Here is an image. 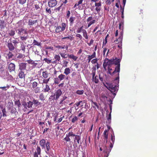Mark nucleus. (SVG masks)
<instances>
[{"instance_id": "nucleus-1", "label": "nucleus", "mask_w": 157, "mask_h": 157, "mask_svg": "<svg viewBox=\"0 0 157 157\" xmlns=\"http://www.w3.org/2000/svg\"><path fill=\"white\" fill-rule=\"evenodd\" d=\"M119 82V77L118 74V76L115 78L112 83L106 82V84L107 86L104 85L113 94L114 96V97L116 95V93L118 90Z\"/></svg>"}, {"instance_id": "nucleus-2", "label": "nucleus", "mask_w": 157, "mask_h": 157, "mask_svg": "<svg viewBox=\"0 0 157 157\" xmlns=\"http://www.w3.org/2000/svg\"><path fill=\"white\" fill-rule=\"evenodd\" d=\"M16 32L20 36L22 40H25L28 38V33L26 29L20 28L16 29Z\"/></svg>"}, {"instance_id": "nucleus-3", "label": "nucleus", "mask_w": 157, "mask_h": 157, "mask_svg": "<svg viewBox=\"0 0 157 157\" xmlns=\"http://www.w3.org/2000/svg\"><path fill=\"white\" fill-rule=\"evenodd\" d=\"M118 59L116 58L115 59H109L107 58H105L104 60V62L103 64V67L105 69L107 66H108V67H111V65L113 64H115L117 62V60Z\"/></svg>"}, {"instance_id": "nucleus-4", "label": "nucleus", "mask_w": 157, "mask_h": 157, "mask_svg": "<svg viewBox=\"0 0 157 157\" xmlns=\"http://www.w3.org/2000/svg\"><path fill=\"white\" fill-rule=\"evenodd\" d=\"M119 28L120 29L122 30V32H121V34L120 36L118 38V39H117L115 40L114 42L117 44L119 42L122 40L123 38V30L124 28V21H122L119 24Z\"/></svg>"}, {"instance_id": "nucleus-5", "label": "nucleus", "mask_w": 157, "mask_h": 157, "mask_svg": "<svg viewBox=\"0 0 157 157\" xmlns=\"http://www.w3.org/2000/svg\"><path fill=\"white\" fill-rule=\"evenodd\" d=\"M121 59H118L117 60V62L115 63V64L117 66L116 67L115 70L113 71V73L114 74H115L116 72H118V74H119V72L120 71V62H121Z\"/></svg>"}, {"instance_id": "nucleus-6", "label": "nucleus", "mask_w": 157, "mask_h": 157, "mask_svg": "<svg viewBox=\"0 0 157 157\" xmlns=\"http://www.w3.org/2000/svg\"><path fill=\"white\" fill-rule=\"evenodd\" d=\"M66 24L63 23L62 24V27L59 26L57 27L56 29V32L57 33H59L60 32H62L64 31L66 27Z\"/></svg>"}, {"instance_id": "nucleus-7", "label": "nucleus", "mask_w": 157, "mask_h": 157, "mask_svg": "<svg viewBox=\"0 0 157 157\" xmlns=\"http://www.w3.org/2000/svg\"><path fill=\"white\" fill-rule=\"evenodd\" d=\"M111 151V149H109L106 146H104L103 147V152L102 154V156L108 157Z\"/></svg>"}, {"instance_id": "nucleus-8", "label": "nucleus", "mask_w": 157, "mask_h": 157, "mask_svg": "<svg viewBox=\"0 0 157 157\" xmlns=\"http://www.w3.org/2000/svg\"><path fill=\"white\" fill-rule=\"evenodd\" d=\"M7 43V46L10 51H12L15 49V46L12 43L11 39L8 41Z\"/></svg>"}, {"instance_id": "nucleus-9", "label": "nucleus", "mask_w": 157, "mask_h": 157, "mask_svg": "<svg viewBox=\"0 0 157 157\" xmlns=\"http://www.w3.org/2000/svg\"><path fill=\"white\" fill-rule=\"evenodd\" d=\"M57 4V2L56 0H49L48 2V5L51 7L55 6Z\"/></svg>"}, {"instance_id": "nucleus-10", "label": "nucleus", "mask_w": 157, "mask_h": 157, "mask_svg": "<svg viewBox=\"0 0 157 157\" xmlns=\"http://www.w3.org/2000/svg\"><path fill=\"white\" fill-rule=\"evenodd\" d=\"M8 68L9 71L10 72L14 71L15 68V66L14 63H10L9 64Z\"/></svg>"}, {"instance_id": "nucleus-11", "label": "nucleus", "mask_w": 157, "mask_h": 157, "mask_svg": "<svg viewBox=\"0 0 157 157\" xmlns=\"http://www.w3.org/2000/svg\"><path fill=\"white\" fill-rule=\"evenodd\" d=\"M27 63H21L19 64V70L23 71L26 69Z\"/></svg>"}, {"instance_id": "nucleus-12", "label": "nucleus", "mask_w": 157, "mask_h": 157, "mask_svg": "<svg viewBox=\"0 0 157 157\" xmlns=\"http://www.w3.org/2000/svg\"><path fill=\"white\" fill-rule=\"evenodd\" d=\"M18 75L19 78L23 79L24 81L25 80V74L24 73V72L23 71L20 70V71H19Z\"/></svg>"}, {"instance_id": "nucleus-13", "label": "nucleus", "mask_w": 157, "mask_h": 157, "mask_svg": "<svg viewBox=\"0 0 157 157\" xmlns=\"http://www.w3.org/2000/svg\"><path fill=\"white\" fill-rule=\"evenodd\" d=\"M56 96V98L58 99L62 94V91L61 89H58L56 91L55 93Z\"/></svg>"}, {"instance_id": "nucleus-14", "label": "nucleus", "mask_w": 157, "mask_h": 157, "mask_svg": "<svg viewBox=\"0 0 157 157\" xmlns=\"http://www.w3.org/2000/svg\"><path fill=\"white\" fill-rule=\"evenodd\" d=\"M6 23L3 20H0V28L1 29H4L6 27Z\"/></svg>"}, {"instance_id": "nucleus-15", "label": "nucleus", "mask_w": 157, "mask_h": 157, "mask_svg": "<svg viewBox=\"0 0 157 157\" xmlns=\"http://www.w3.org/2000/svg\"><path fill=\"white\" fill-rule=\"evenodd\" d=\"M50 143L49 142L47 141L46 143L45 147H46V151H45V152L47 154H48L52 156V155L50 153H49V151L50 148Z\"/></svg>"}, {"instance_id": "nucleus-16", "label": "nucleus", "mask_w": 157, "mask_h": 157, "mask_svg": "<svg viewBox=\"0 0 157 157\" xmlns=\"http://www.w3.org/2000/svg\"><path fill=\"white\" fill-rule=\"evenodd\" d=\"M13 102L11 101H9L7 104V109L9 110H10L11 109H12L13 107Z\"/></svg>"}, {"instance_id": "nucleus-17", "label": "nucleus", "mask_w": 157, "mask_h": 157, "mask_svg": "<svg viewBox=\"0 0 157 157\" xmlns=\"http://www.w3.org/2000/svg\"><path fill=\"white\" fill-rule=\"evenodd\" d=\"M40 145L42 147V148H45L46 144V141L44 139H43L40 142Z\"/></svg>"}, {"instance_id": "nucleus-18", "label": "nucleus", "mask_w": 157, "mask_h": 157, "mask_svg": "<svg viewBox=\"0 0 157 157\" xmlns=\"http://www.w3.org/2000/svg\"><path fill=\"white\" fill-rule=\"evenodd\" d=\"M44 92H51V89L49 87V85L48 84H46L45 87L44 89Z\"/></svg>"}, {"instance_id": "nucleus-19", "label": "nucleus", "mask_w": 157, "mask_h": 157, "mask_svg": "<svg viewBox=\"0 0 157 157\" xmlns=\"http://www.w3.org/2000/svg\"><path fill=\"white\" fill-rule=\"evenodd\" d=\"M96 57V53L95 52H94L93 54L91 56L89 55L88 57V63H89L91 60V59L94 58Z\"/></svg>"}, {"instance_id": "nucleus-20", "label": "nucleus", "mask_w": 157, "mask_h": 157, "mask_svg": "<svg viewBox=\"0 0 157 157\" xmlns=\"http://www.w3.org/2000/svg\"><path fill=\"white\" fill-rule=\"evenodd\" d=\"M108 130H105L104 132L103 135L104 137V139L106 140V143L107 142V139L108 133Z\"/></svg>"}, {"instance_id": "nucleus-21", "label": "nucleus", "mask_w": 157, "mask_h": 157, "mask_svg": "<svg viewBox=\"0 0 157 157\" xmlns=\"http://www.w3.org/2000/svg\"><path fill=\"white\" fill-rule=\"evenodd\" d=\"M10 86L7 85L6 86H0V89H2V92L4 91H6L7 90L10 88Z\"/></svg>"}, {"instance_id": "nucleus-22", "label": "nucleus", "mask_w": 157, "mask_h": 157, "mask_svg": "<svg viewBox=\"0 0 157 157\" xmlns=\"http://www.w3.org/2000/svg\"><path fill=\"white\" fill-rule=\"evenodd\" d=\"M37 21V20L32 21L31 19H30L29 20L28 24L29 25H33L35 23H36Z\"/></svg>"}, {"instance_id": "nucleus-23", "label": "nucleus", "mask_w": 157, "mask_h": 157, "mask_svg": "<svg viewBox=\"0 0 157 157\" xmlns=\"http://www.w3.org/2000/svg\"><path fill=\"white\" fill-rule=\"evenodd\" d=\"M32 102H33V104H34L36 105V106L39 105L41 104L38 100H35L34 98L32 100Z\"/></svg>"}, {"instance_id": "nucleus-24", "label": "nucleus", "mask_w": 157, "mask_h": 157, "mask_svg": "<svg viewBox=\"0 0 157 157\" xmlns=\"http://www.w3.org/2000/svg\"><path fill=\"white\" fill-rule=\"evenodd\" d=\"M6 55L8 56V59L12 58L13 56V54L10 51L7 53Z\"/></svg>"}, {"instance_id": "nucleus-25", "label": "nucleus", "mask_w": 157, "mask_h": 157, "mask_svg": "<svg viewBox=\"0 0 157 157\" xmlns=\"http://www.w3.org/2000/svg\"><path fill=\"white\" fill-rule=\"evenodd\" d=\"M49 99L51 100H57V99L56 98V96L55 94L54 93L53 94H52L49 98Z\"/></svg>"}, {"instance_id": "nucleus-26", "label": "nucleus", "mask_w": 157, "mask_h": 157, "mask_svg": "<svg viewBox=\"0 0 157 157\" xmlns=\"http://www.w3.org/2000/svg\"><path fill=\"white\" fill-rule=\"evenodd\" d=\"M34 89V91L36 93H38L40 92V87H36Z\"/></svg>"}, {"instance_id": "nucleus-27", "label": "nucleus", "mask_w": 157, "mask_h": 157, "mask_svg": "<svg viewBox=\"0 0 157 157\" xmlns=\"http://www.w3.org/2000/svg\"><path fill=\"white\" fill-rule=\"evenodd\" d=\"M68 56L69 58L72 59L75 61H76L78 58V57L74 56L73 54L68 55Z\"/></svg>"}, {"instance_id": "nucleus-28", "label": "nucleus", "mask_w": 157, "mask_h": 157, "mask_svg": "<svg viewBox=\"0 0 157 157\" xmlns=\"http://www.w3.org/2000/svg\"><path fill=\"white\" fill-rule=\"evenodd\" d=\"M70 71L71 70L69 68H66L64 70V73L67 75L70 73Z\"/></svg>"}, {"instance_id": "nucleus-29", "label": "nucleus", "mask_w": 157, "mask_h": 157, "mask_svg": "<svg viewBox=\"0 0 157 157\" xmlns=\"http://www.w3.org/2000/svg\"><path fill=\"white\" fill-rule=\"evenodd\" d=\"M65 75L62 74H61L58 76V78L59 79V81H61L65 78Z\"/></svg>"}, {"instance_id": "nucleus-30", "label": "nucleus", "mask_w": 157, "mask_h": 157, "mask_svg": "<svg viewBox=\"0 0 157 157\" xmlns=\"http://www.w3.org/2000/svg\"><path fill=\"white\" fill-rule=\"evenodd\" d=\"M48 75V74L47 71H43L42 73V76L43 77L46 78H47Z\"/></svg>"}, {"instance_id": "nucleus-31", "label": "nucleus", "mask_w": 157, "mask_h": 157, "mask_svg": "<svg viewBox=\"0 0 157 157\" xmlns=\"http://www.w3.org/2000/svg\"><path fill=\"white\" fill-rule=\"evenodd\" d=\"M83 36L86 39H88V38L87 33L86 30H83Z\"/></svg>"}, {"instance_id": "nucleus-32", "label": "nucleus", "mask_w": 157, "mask_h": 157, "mask_svg": "<svg viewBox=\"0 0 157 157\" xmlns=\"http://www.w3.org/2000/svg\"><path fill=\"white\" fill-rule=\"evenodd\" d=\"M80 136L79 135H76L75 136L74 141H75V140H76L78 143V144L79 143V141L80 140Z\"/></svg>"}, {"instance_id": "nucleus-33", "label": "nucleus", "mask_w": 157, "mask_h": 157, "mask_svg": "<svg viewBox=\"0 0 157 157\" xmlns=\"http://www.w3.org/2000/svg\"><path fill=\"white\" fill-rule=\"evenodd\" d=\"M75 18L74 17H71L69 19L70 21V25H72L74 23V21L75 19Z\"/></svg>"}, {"instance_id": "nucleus-34", "label": "nucleus", "mask_w": 157, "mask_h": 157, "mask_svg": "<svg viewBox=\"0 0 157 157\" xmlns=\"http://www.w3.org/2000/svg\"><path fill=\"white\" fill-rule=\"evenodd\" d=\"M95 83H98L99 82L98 77L97 75L95 76L94 79L92 80Z\"/></svg>"}, {"instance_id": "nucleus-35", "label": "nucleus", "mask_w": 157, "mask_h": 157, "mask_svg": "<svg viewBox=\"0 0 157 157\" xmlns=\"http://www.w3.org/2000/svg\"><path fill=\"white\" fill-rule=\"evenodd\" d=\"M33 105V103L32 101H29L27 102V107L29 108H32Z\"/></svg>"}, {"instance_id": "nucleus-36", "label": "nucleus", "mask_w": 157, "mask_h": 157, "mask_svg": "<svg viewBox=\"0 0 157 157\" xmlns=\"http://www.w3.org/2000/svg\"><path fill=\"white\" fill-rule=\"evenodd\" d=\"M4 71V68L3 65L0 63V72L2 73Z\"/></svg>"}, {"instance_id": "nucleus-37", "label": "nucleus", "mask_w": 157, "mask_h": 157, "mask_svg": "<svg viewBox=\"0 0 157 157\" xmlns=\"http://www.w3.org/2000/svg\"><path fill=\"white\" fill-rule=\"evenodd\" d=\"M25 45L24 44L23 42H22L21 43V49L24 52L25 51Z\"/></svg>"}, {"instance_id": "nucleus-38", "label": "nucleus", "mask_w": 157, "mask_h": 157, "mask_svg": "<svg viewBox=\"0 0 157 157\" xmlns=\"http://www.w3.org/2000/svg\"><path fill=\"white\" fill-rule=\"evenodd\" d=\"M33 45H37L38 46H40L41 45L40 43H39L37 42L36 40H33Z\"/></svg>"}, {"instance_id": "nucleus-39", "label": "nucleus", "mask_w": 157, "mask_h": 157, "mask_svg": "<svg viewBox=\"0 0 157 157\" xmlns=\"http://www.w3.org/2000/svg\"><path fill=\"white\" fill-rule=\"evenodd\" d=\"M126 0H123V7L122 8V10H121V15L124 14V8L125 6V3H126Z\"/></svg>"}, {"instance_id": "nucleus-40", "label": "nucleus", "mask_w": 157, "mask_h": 157, "mask_svg": "<svg viewBox=\"0 0 157 157\" xmlns=\"http://www.w3.org/2000/svg\"><path fill=\"white\" fill-rule=\"evenodd\" d=\"M8 34L10 36H13L15 34V31L13 30L10 31L9 32Z\"/></svg>"}, {"instance_id": "nucleus-41", "label": "nucleus", "mask_w": 157, "mask_h": 157, "mask_svg": "<svg viewBox=\"0 0 157 157\" xmlns=\"http://www.w3.org/2000/svg\"><path fill=\"white\" fill-rule=\"evenodd\" d=\"M32 83V87L33 88H34L37 87L38 85V83L35 81L33 82L32 83Z\"/></svg>"}, {"instance_id": "nucleus-42", "label": "nucleus", "mask_w": 157, "mask_h": 157, "mask_svg": "<svg viewBox=\"0 0 157 157\" xmlns=\"http://www.w3.org/2000/svg\"><path fill=\"white\" fill-rule=\"evenodd\" d=\"M84 92V90H77V91L76 92V94H78L82 95L83 94Z\"/></svg>"}, {"instance_id": "nucleus-43", "label": "nucleus", "mask_w": 157, "mask_h": 157, "mask_svg": "<svg viewBox=\"0 0 157 157\" xmlns=\"http://www.w3.org/2000/svg\"><path fill=\"white\" fill-rule=\"evenodd\" d=\"M41 101H44L45 100L44 95L43 93H41L40 94L39 97Z\"/></svg>"}, {"instance_id": "nucleus-44", "label": "nucleus", "mask_w": 157, "mask_h": 157, "mask_svg": "<svg viewBox=\"0 0 157 157\" xmlns=\"http://www.w3.org/2000/svg\"><path fill=\"white\" fill-rule=\"evenodd\" d=\"M83 26H81V27L79 28L76 31V32L77 33H80L81 32H82V33L83 32V30H85L84 29H83Z\"/></svg>"}, {"instance_id": "nucleus-45", "label": "nucleus", "mask_w": 157, "mask_h": 157, "mask_svg": "<svg viewBox=\"0 0 157 157\" xmlns=\"http://www.w3.org/2000/svg\"><path fill=\"white\" fill-rule=\"evenodd\" d=\"M10 110V112L11 114H16V113H17L16 109L13 108V107L12 108V109H11Z\"/></svg>"}, {"instance_id": "nucleus-46", "label": "nucleus", "mask_w": 157, "mask_h": 157, "mask_svg": "<svg viewBox=\"0 0 157 157\" xmlns=\"http://www.w3.org/2000/svg\"><path fill=\"white\" fill-rule=\"evenodd\" d=\"M15 104L17 105L19 107H20L21 105V104L19 100L15 101Z\"/></svg>"}, {"instance_id": "nucleus-47", "label": "nucleus", "mask_w": 157, "mask_h": 157, "mask_svg": "<svg viewBox=\"0 0 157 157\" xmlns=\"http://www.w3.org/2000/svg\"><path fill=\"white\" fill-rule=\"evenodd\" d=\"M50 7H47L46 8V12L50 14H51L52 13V11L51 10V8Z\"/></svg>"}, {"instance_id": "nucleus-48", "label": "nucleus", "mask_w": 157, "mask_h": 157, "mask_svg": "<svg viewBox=\"0 0 157 157\" xmlns=\"http://www.w3.org/2000/svg\"><path fill=\"white\" fill-rule=\"evenodd\" d=\"M54 58L57 61H59L60 59V57L59 55H56L54 56Z\"/></svg>"}, {"instance_id": "nucleus-49", "label": "nucleus", "mask_w": 157, "mask_h": 157, "mask_svg": "<svg viewBox=\"0 0 157 157\" xmlns=\"http://www.w3.org/2000/svg\"><path fill=\"white\" fill-rule=\"evenodd\" d=\"M111 67H108V73L111 75H113L114 74L113 73H111V71L112 70V69L110 68Z\"/></svg>"}, {"instance_id": "nucleus-50", "label": "nucleus", "mask_w": 157, "mask_h": 157, "mask_svg": "<svg viewBox=\"0 0 157 157\" xmlns=\"http://www.w3.org/2000/svg\"><path fill=\"white\" fill-rule=\"evenodd\" d=\"M2 116L3 117H6V109L5 108L3 109L2 110Z\"/></svg>"}, {"instance_id": "nucleus-51", "label": "nucleus", "mask_w": 157, "mask_h": 157, "mask_svg": "<svg viewBox=\"0 0 157 157\" xmlns=\"http://www.w3.org/2000/svg\"><path fill=\"white\" fill-rule=\"evenodd\" d=\"M24 57V55L23 54H22L21 53H19L17 56V58L18 59H21Z\"/></svg>"}, {"instance_id": "nucleus-52", "label": "nucleus", "mask_w": 157, "mask_h": 157, "mask_svg": "<svg viewBox=\"0 0 157 157\" xmlns=\"http://www.w3.org/2000/svg\"><path fill=\"white\" fill-rule=\"evenodd\" d=\"M111 139L112 142L113 143V144L115 141V136H114V133H113V135H111Z\"/></svg>"}, {"instance_id": "nucleus-53", "label": "nucleus", "mask_w": 157, "mask_h": 157, "mask_svg": "<svg viewBox=\"0 0 157 157\" xmlns=\"http://www.w3.org/2000/svg\"><path fill=\"white\" fill-rule=\"evenodd\" d=\"M60 81L58 78H55L54 80V83L56 84H58L59 82Z\"/></svg>"}, {"instance_id": "nucleus-54", "label": "nucleus", "mask_w": 157, "mask_h": 157, "mask_svg": "<svg viewBox=\"0 0 157 157\" xmlns=\"http://www.w3.org/2000/svg\"><path fill=\"white\" fill-rule=\"evenodd\" d=\"M50 78H49L48 79H44L43 81V82L44 83H46V84H48Z\"/></svg>"}, {"instance_id": "nucleus-55", "label": "nucleus", "mask_w": 157, "mask_h": 157, "mask_svg": "<svg viewBox=\"0 0 157 157\" xmlns=\"http://www.w3.org/2000/svg\"><path fill=\"white\" fill-rule=\"evenodd\" d=\"M37 151V153L38 154L40 155V152H41V149L40 147L37 146V147L36 149Z\"/></svg>"}, {"instance_id": "nucleus-56", "label": "nucleus", "mask_w": 157, "mask_h": 157, "mask_svg": "<svg viewBox=\"0 0 157 157\" xmlns=\"http://www.w3.org/2000/svg\"><path fill=\"white\" fill-rule=\"evenodd\" d=\"M98 59H95L91 60V62L92 64H94L95 63H97V61Z\"/></svg>"}, {"instance_id": "nucleus-57", "label": "nucleus", "mask_w": 157, "mask_h": 157, "mask_svg": "<svg viewBox=\"0 0 157 157\" xmlns=\"http://www.w3.org/2000/svg\"><path fill=\"white\" fill-rule=\"evenodd\" d=\"M77 120H78L77 117L76 116H75V117H74L72 119V120H71V122L73 123H74L75 122V121H77Z\"/></svg>"}, {"instance_id": "nucleus-58", "label": "nucleus", "mask_w": 157, "mask_h": 157, "mask_svg": "<svg viewBox=\"0 0 157 157\" xmlns=\"http://www.w3.org/2000/svg\"><path fill=\"white\" fill-rule=\"evenodd\" d=\"M67 136L69 137L70 136L72 137H74L76 135L75 134H73L72 132H69V133H68V135H67Z\"/></svg>"}, {"instance_id": "nucleus-59", "label": "nucleus", "mask_w": 157, "mask_h": 157, "mask_svg": "<svg viewBox=\"0 0 157 157\" xmlns=\"http://www.w3.org/2000/svg\"><path fill=\"white\" fill-rule=\"evenodd\" d=\"M64 140H66V141H70L71 140L70 138H69V137L67 136H67L66 137H65L64 139Z\"/></svg>"}, {"instance_id": "nucleus-60", "label": "nucleus", "mask_w": 157, "mask_h": 157, "mask_svg": "<svg viewBox=\"0 0 157 157\" xmlns=\"http://www.w3.org/2000/svg\"><path fill=\"white\" fill-rule=\"evenodd\" d=\"M19 1V3L23 5L24 4L26 1V0H18Z\"/></svg>"}, {"instance_id": "nucleus-61", "label": "nucleus", "mask_w": 157, "mask_h": 157, "mask_svg": "<svg viewBox=\"0 0 157 157\" xmlns=\"http://www.w3.org/2000/svg\"><path fill=\"white\" fill-rule=\"evenodd\" d=\"M95 21L94 20H93L92 21H90L88 25V27H89L92 24L94 23L95 22Z\"/></svg>"}, {"instance_id": "nucleus-62", "label": "nucleus", "mask_w": 157, "mask_h": 157, "mask_svg": "<svg viewBox=\"0 0 157 157\" xmlns=\"http://www.w3.org/2000/svg\"><path fill=\"white\" fill-rule=\"evenodd\" d=\"M44 60L45 61L46 63L48 64L50 63L51 62V60L47 58H44Z\"/></svg>"}, {"instance_id": "nucleus-63", "label": "nucleus", "mask_w": 157, "mask_h": 157, "mask_svg": "<svg viewBox=\"0 0 157 157\" xmlns=\"http://www.w3.org/2000/svg\"><path fill=\"white\" fill-rule=\"evenodd\" d=\"M101 5V2H99L98 3H95V6L98 7H100Z\"/></svg>"}, {"instance_id": "nucleus-64", "label": "nucleus", "mask_w": 157, "mask_h": 157, "mask_svg": "<svg viewBox=\"0 0 157 157\" xmlns=\"http://www.w3.org/2000/svg\"><path fill=\"white\" fill-rule=\"evenodd\" d=\"M22 105L26 109H27V103L26 102H24L23 103Z\"/></svg>"}]
</instances>
